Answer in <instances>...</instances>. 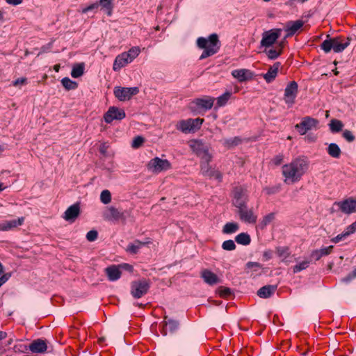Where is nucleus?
Wrapping results in <instances>:
<instances>
[{
	"label": "nucleus",
	"instance_id": "nucleus-1",
	"mask_svg": "<svg viewBox=\"0 0 356 356\" xmlns=\"http://www.w3.org/2000/svg\"><path fill=\"white\" fill-rule=\"evenodd\" d=\"M309 168V161L304 156H299L282 168L284 182L292 184L299 181Z\"/></svg>",
	"mask_w": 356,
	"mask_h": 356
},
{
	"label": "nucleus",
	"instance_id": "nucleus-2",
	"mask_svg": "<svg viewBox=\"0 0 356 356\" xmlns=\"http://www.w3.org/2000/svg\"><path fill=\"white\" fill-rule=\"evenodd\" d=\"M197 44L199 48L204 49L200 59L202 60L211 56H213L220 49L218 36L216 33L209 35V38H199L197 40Z\"/></svg>",
	"mask_w": 356,
	"mask_h": 356
},
{
	"label": "nucleus",
	"instance_id": "nucleus-3",
	"mask_svg": "<svg viewBox=\"0 0 356 356\" xmlns=\"http://www.w3.org/2000/svg\"><path fill=\"white\" fill-rule=\"evenodd\" d=\"M350 39L343 36L330 38L324 40L321 44V48L325 52L328 53L332 49L335 53L343 51L349 44Z\"/></svg>",
	"mask_w": 356,
	"mask_h": 356
},
{
	"label": "nucleus",
	"instance_id": "nucleus-4",
	"mask_svg": "<svg viewBox=\"0 0 356 356\" xmlns=\"http://www.w3.org/2000/svg\"><path fill=\"white\" fill-rule=\"evenodd\" d=\"M203 122L202 118H188L178 122L176 128L184 134L194 133L201 128Z\"/></svg>",
	"mask_w": 356,
	"mask_h": 356
},
{
	"label": "nucleus",
	"instance_id": "nucleus-5",
	"mask_svg": "<svg viewBox=\"0 0 356 356\" xmlns=\"http://www.w3.org/2000/svg\"><path fill=\"white\" fill-rule=\"evenodd\" d=\"M149 172L153 174H159L167 171L172 168L170 162L167 159H163L159 157L152 159L146 165Z\"/></svg>",
	"mask_w": 356,
	"mask_h": 356
},
{
	"label": "nucleus",
	"instance_id": "nucleus-6",
	"mask_svg": "<svg viewBox=\"0 0 356 356\" xmlns=\"http://www.w3.org/2000/svg\"><path fill=\"white\" fill-rule=\"evenodd\" d=\"M236 209L238 218L241 222L250 225H254L257 222L258 216L253 208H249L248 204H246Z\"/></svg>",
	"mask_w": 356,
	"mask_h": 356
},
{
	"label": "nucleus",
	"instance_id": "nucleus-7",
	"mask_svg": "<svg viewBox=\"0 0 356 356\" xmlns=\"http://www.w3.org/2000/svg\"><path fill=\"white\" fill-rule=\"evenodd\" d=\"M337 210L340 211L344 214H351L356 211L355 202L352 197L347 198L342 201L335 202L331 209V212L334 213Z\"/></svg>",
	"mask_w": 356,
	"mask_h": 356
},
{
	"label": "nucleus",
	"instance_id": "nucleus-8",
	"mask_svg": "<svg viewBox=\"0 0 356 356\" xmlns=\"http://www.w3.org/2000/svg\"><path fill=\"white\" fill-rule=\"evenodd\" d=\"M232 204L236 207H241L248 204L249 201L248 191L242 186H236L232 191Z\"/></svg>",
	"mask_w": 356,
	"mask_h": 356
},
{
	"label": "nucleus",
	"instance_id": "nucleus-9",
	"mask_svg": "<svg viewBox=\"0 0 356 356\" xmlns=\"http://www.w3.org/2000/svg\"><path fill=\"white\" fill-rule=\"evenodd\" d=\"M190 147L200 159H204L206 161H211L212 155L209 152V147L202 141L192 140L190 143Z\"/></svg>",
	"mask_w": 356,
	"mask_h": 356
},
{
	"label": "nucleus",
	"instance_id": "nucleus-10",
	"mask_svg": "<svg viewBox=\"0 0 356 356\" xmlns=\"http://www.w3.org/2000/svg\"><path fill=\"white\" fill-rule=\"evenodd\" d=\"M298 92V85L295 81H290L286 86L283 99L288 107H291L296 102Z\"/></svg>",
	"mask_w": 356,
	"mask_h": 356
},
{
	"label": "nucleus",
	"instance_id": "nucleus-11",
	"mask_svg": "<svg viewBox=\"0 0 356 356\" xmlns=\"http://www.w3.org/2000/svg\"><path fill=\"white\" fill-rule=\"evenodd\" d=\"M282 30L281 29H273L262 33L261 46L266 48L272 47L280 38Z\"/></svg>",
	"mask_w": 356,
	"mask_h": 356
},
{
	"label": "nucleus",
	"instance_id": "nucleus-12",
	"mask_svg": "<svg viewBox=\"0 0 356 356\" xmlns=\"http://www.w3.org/2000/svg\"><path fill=\"white\" fill-rule=\"evenodd\" d=\"M149 289V284L146 280L134 281L131 284V294L135 298H140L145 295Z\"/></svg>",
	"mask_w": 356,
	"mask_h": 356
},
{
	"label": "nucleus",
	"instance_id": "nucleus-13",
	"mask_svg": "<svg viewBox=\"0 0 356 356\" xmlns=\"http://www.w3.org/2000/svg\"><path fill=\"white\" fill-rule=\"evenodd\" d=\"M318 121L313 118L307 116L302 119L301 122L296 124L295 128L300 135H305L309 131L316 129Z\"/></svg>",
	"mask_w": 356,
	"mask_h": 356
},
{
	"label": "nucleus",
	"instance_id": "nucleus-14",
	"mask_svg": "<svg viewBox=\"0 0 356 356\" xmlns=\"http://www.w3.org/2000/svg\"><path fill=\"white\" fill-rule=\"evenodd\" d=\"M113 92L115 97L120 101H126L129 99L133 95L138 94L139 92V89L138 87H115Z\"/></svg>",
	"mask_w": 356,
	"mask_h": 356
},
{
	"label": "nucleus",
	"instance_id": "nucleus-15",
	"mask_svg": "<svg viewBox=\"0 0 356 356\" xmlns=\"http://www.w3.org/2000/svg\"><path fill=\"white\" fill-rule=\"evenodd\" d=\"M126 116L124 110L118 108L115 106H111L104 115V120L106 123H111L113 120H121Z\"/></svg>",
	"mask_w": 356,
	"mask_h": 356
},
{
	"label": "nucleus",
	"instance_id": "nucleus-16",
	"mask_svg": "<svg viewBox=\"0 0 356 356\" xmlns=\"http://www.w3.org/2000/svg\"><path fill=\"white\" fill-rule=\"evenodd\" d=\"M214 101L215 98L210 96H204L201 98L195 99L192 104L199 108L207 111L210 110L213 107Z\"/></svg>",
	"mask_w": 356,
	"mask_h": 356
},
{
	"label": "nucleus",
	"instance_id": "nucleus-17",
	"mask_svg": "<svg viewBox=\"0 0 356 356\" xmlns=\"http://www.w3.org/2000/svg\"><path fill=\"white\" fill-rule=\"evenodd\" d=\"M80 214V207L79 204H74L69 207L65 211L63 218L68 222H73Z\"/></svg>",
	"mask_w": 356,
	"mask_h": 356
},
{
	"label": "nucleus",
	"instance_id": "nucleus-18",
	"mask_svg": "<svg viewBox=\"0 0 356 356\" xmlns=\"http://www.w3.org/2000/svg\"><path fill=\"white\" fill-rule=\"evenodd\" d=\"M232 75L239 82H245L253 78V73L248 69H237L232 72Z\"/></svg>",
	"mask_w": 356,
	"mask_h": 356
},
{
	"label": "nucleus",
	"instance_id": "nucleus-19",
	"mask_svg": "<svg viewBox=\"0 0 356 356\" xmlns=\"http://www.w3.org/2000/svg\"><path fill=\"white\" fill-rule=\"evenodd\" d=\"M304 25L302 20L289 21L286 23L285 26V31L286 32V38L293 35L299 29Z\"/></svg>",
	"mask_w": 356,
	"mask_h": 356
},
{
	"label": "nucleus",
	"instance_id": "nucleus-20",
	"mask_svg": "<svg viewBox=\"0 0 356 356\" xmlns=\"http://www.w3.org/2000/svg\"><path fill=\"white\" fill-rule=\"evenodd\" d=\"M167 316H165L163 321L162 322L161 333L165 336L168 333H173L175 332L179 326V323L176 321L169 319L166 321Z\"/></svg>",
	"mask_w": 356,
	"mask_h": 356
},
{
	"label": "nucleus",
	"instance_id": "nucleus-21",
	"mask_svg": "<svg viewBox=\"0 0 356 356\" xmlns=\"http://www.w3.org/2000/svg\"><path fill=\"white\" fill-rule=\"evenodd\" d=\"M24 222V218L21 217L18 219L5 220L0 222V231H9L21 226Z\"/></svg>",
	"mask_w": 356,
	"mask_h": 356
},
{
	"label": "nucleus",
	"instance_id": "nucleus-22",
	"mask_svg": "<svg viewBox=\"0 0 356 356\" xmlns=\"http://www.w3.org/2000/svg\"><path fill=\"white\" fill-rule=\"evenodd\" d=\"M204 282L209 285L213 286L220 282V279L214 273L208 269H204L200 273Z\"/></svg>",
	"mask_w": 356,
	"mask_h": 356
},
{
	"label": "nucleus",
	"instance_id": "nucleus-23",
	"mask_svg": "<svg viewBox=\"0 0 356 356\" xmlns=\"http://www.w3.org/2000/svg\"><path fill=\"white\" fill-rule=\"evenodd\" d=\"M130 63H131V59L127 56L125 52H123L116 56L113 63V69L114 71L117 72Z\"/></svg>",
	"mask_w": 356,
	"mask_h": 356
},
{
	"label": "nucleus",
	"instance_id": "nucleus-24",
	"mask_svg": "<svg viewBox=\"0 0 356 356\" xmlns=\"http://www.w3.org/2000/svg\"><path fill=\"white\" fill-rule=\"evenodd\" d=\"M29 350L33 353H43L47 351V345L44 340L38 339L30 343Z\"/></svg>",
	"mask_w": 356,
	"mask_h": 356
},
{
	"label": "nucleus",
	"instance_id": "nucleus-25",
	"mask_svg": "<svg viewBox=\"0 0 356 356\" xmlns=\"http://www.w3.org/2000/svg\"><path fill=\"white\" fill-rule=\"evenodd\" d=\"M281 63L279 62L275 63L268 72L263 74V77L267 83H271L277 76Z\"/></svg>",
	"mask_w": 356,
	"mask_h": 356
},
{
	"label": "nucleus",
	"instance_id": "nucleus-26",
	"mask_svg": "<svg viewBox=\"0 0 356 356\" xmlns=\"http://www.w3.org/2000/svg\"><path fill=\"white\" fill-rule=\"evenodd\" d=\"M106 274L110 281L118 280L122 274L120 267L117 265H111L105 269Z\"/></svg>",
	"mask_w": 356,
	"mask_h": 356
},
{
	"label": "nucleus",
	"instance_id": "nucleus-27",
	"mask_svg": "<svg viewBox=\"0 0 356 356\" xmlns=\"http://www.w3.org/2000/svg\"><path fill=\"white\" fill-rule=\"evenodd\" d=\"M151 243L149 238H147L145 241H140L139 240L134 241L132 243H130L127 247V252L131 254H137L139 250L144 245Z\"/></svg>",
	"mask_w": 356,
	"mask_h": 356
},
{
	"label": "nucleus",
	"instance_id": "nucleus-28",
	"mask_svg": "<svg viewBox=\"0 0 356 356\" xmlns=\"http://www.w3.org/2000/svg\"><path fill=\"white\" fill-rule=\"evenodd\" d=\"M103 216L107 220H118L121 216L122 213L115 207H108L104 212Z\"/></svg>",
	"mask_w": 356,
	"mask_h": 356
},
{
	"label": "nucleus",
	"instance_id": "nucleus-29",
	"mask_svg": "<svg viewBox=\"0 0 356 356\" xmlns=\"http://www.w3.org/2000/svg\"><path fill=\"white\" fill-rule=\"evenodd\" d=\"M277 290V285H266L257 291V296L261 298H270Z\"/></svg>",
	"mask_w": 356,
	"mask_h": 356
},
{
	"label": "nucleus",
	"instance_id": "nucleus-30",
	"mask_svg": "<svg viewBox=\"0 0 356 356\" xmlns=\"http://www.w3.org/2000/svg\"><path fill=\"white\" fill-rule=\"evenodd\" d=\"M284 41L280 42L275 47L271 48L268 50H266V53L270 59H276L282 53Z\"/></svg>",
	"mask_w": 356,
	"mask_h": 356
},
{
	"label": "nucleus",
	"instance_id": "nucleus-31",
	"mask_svg": "<svg viewBox=\"0 0 356 356\" xmlns=\"http://www.w3.org/2000/svg\"><path fill=\"white\" fill-rule=\"evenodd\" d=\"M327 154L332 158L338 159L340 157L341 150L336 143H330L327 149Z\"/></svg>",
	"mask_w": 356,
	"mask_h": 356
},
{
	"label": "nucleus",
	"instance_id": "nucleus-32",
	"mask_svg": "<svg viewBox=\"0 0 356 356\" xmlns=\"http://www.w3.org/2000/svg\"><path fill=\"white\" fill-rule=\"evenodd\" d=\"M235 241L238 244L248 245L250 243L251 238L248 234L243 232L236 236Z\"/></svg>",
	"mask_w": 356,
	"mask_h": 356
},
{
	"label": "nucleus",
	"instance_id": "nucleus-33",
	"mask_svg": "<svg viewBox=\"0 0 356 356\" xmlns=\"http://www.w3.org/2000/svg\"><path fill=\"white\" fill-rule=\"evenodd\" d=\"M239 229V225L236 222H227L226 223L223 228L222 232L224 234H230L235 233Z\"/></svg>",
	"mask_w": 356,
	"mask_h": 356
},
{
	"label": "nucleus",
	"instance_id": "nucleus-34",
	"mask_svg": "<svg viewBox=\"0 0 356 356\" xmlns=\"http://www.w3.org/2000/svg\"><path fill=\"white\" fill-rule=\"evenodd\" d=\"M84 72V64L79 63L73 66L71 71V76L73 78H79L83 74Z\"/></svg>",
	"mask_w": 356,
	"mask_h": 356
},
{
	"label": "nucleus",
	"instance_id": "nucleus-35",
	"mask_svg": "<svg viewBox=\"0 0 356 356\" xmlns=\"http://www.w3.org/2000/svg\"><path fill=\"white\" fill-rule=\"evenodd\" d=\"M277 256L285 262L286 259L290 256V251L288 247H277L276 248Z\"/></svg>",
	"mask_w": 356,
	"mask_h": 356
},
{
	"label": "nucleus",
	"instance_id": "nucleus-36",
	"mask_svg": "<svg viewBox=\"0 0 356 356\" xmlns=\"http://www.w3.org/2000/svg\"><path fill=\"white\" fill-rule=\"evenodd\" d=\"M329 125L331 131L333 133L341 131L343 127V122L341 120L337 119H332L330 121Z\"/></svg>",
	"mask_w": 356,
	"mask_h": 356
},
{
	"label": "nucleus",
	"instance_id": "nucleus-37",
	"mask_svg": "<svg viewBox=\"0 0 356 356\" xmlns=\"http://www.w3.org/2000/svg\"><path fill=\"white\" fill-rule=\"evenodd\" d=\"M241 139L239 137H234L232 138H226L222 140V145L227 148H231L239 145Z\"/></svg>",
	"mask_w": 356,
	"mask_h": 356
},
{
	"label": "nucleus",
	"instance_id": "nucleus-38",
	"mask_svg": "<svg viewBox=\"0 0 356 356\" xmlns=\"http://www.w3.org/2000/svg\"><path fill=\"white\" fill-rule=\"evenodd\" d=\"M61 83L63 87L67 90H74L78 87V84L76 82L72 81L68 77H65L61 80Z\"/></svg>",
	"mask_w": 356,
	"mask_h": 356
},
{
	"label": "nucleus",
	"instance_id": "nucleus-39",
	"mask_svg": "<svg viewBox=\"0 0 356 356\" xmlns=\"http://www.w3.org/2000/svg\"><path fill=\"white\" fill-rule=\"evenodd\" d=\"M232 96V92H226L217 98V107L224 106Z\"/></svg>",
	"mask_w": 356,
	"mask_h": 356
},
{
	"label": "nucleus",
	"instance_id": "nucleus-40",
	"mask_svg": "<svg viewBox=\"0 0 356 356\" xmlns=\"http://www.w3.org/2000/svg\"><path fill=\"white\" fill-rule=\"evenodd\" d=\"M113 0H99V6H101L103 9H105L107 11L108 15H111L112 9H113Z\"/></svg>",
	"mask_w": 356,
	"mask_h": 356
},
{
	"label": "nucleus",
	"instance_id": "nucleus-41",
	"mask_svg": "<svg viewBox=\"0 0 356 356\" xmlns=\"http://www.w3.org/2000/svg\"><path fill=\"white\" fill-rule=\"evenodd\" d=\"M209 162L210 161H206L204 159H201V172L202 175L207 177H209L213 170L209 165Z\"/></svg>",
	"mask_w": 356,
	"mask_h": 356
},
{
	"label": "nucleus",
	"instance_id": "nucleus-42",
	"mask_svg": "<svg viewBox=\"0 0 356 356\" xmlns=\"http://www.w3.org/2000/svg\"><path fill=\"white\" fill-rule=\"evenodd\" d=\"M125 53L132 62L140 53V49L139 47H131L128 51H125Z\"/></svg>",
	"mask_w": 356,
	"mask_h": 356
},
{
	"label": "nucleus",
	"instance_id": "nucleus-43",
	"mask_svg": "<svg viewBox=\"0 0 356 356\" xmlns=\"http://www.w3.org/2000/svg\"><path fill=\"white\" fill-rule=\"evenodd\" d=\"M332 249H333V246L330 245L328 247L321 248L319 250H316L315 253L318 254V257H317L316 260H318L323 256L328 255L329 254H330L332 251Z\"/></svg>",
	"mask_w": 356,
	"mask_h": 356
},
{
	"label": "nucleus",
	"instance_id": "nucleus-44",
	"mask_svg": "<svg viewBox=\"0 0 356 356\" xmlns=\"http://www.w3.org/2000/svg\"><path fill=\"white\" fill-rule=\"evenodd\" d=\"M101 202L105 204L111 201V194L108 190H104L100 195Z\"/></svg>",
	"mask_w": 356,
	"mask_h": 356
},
{
	"label": "nucleus",
	"instance_id": "nucleus-45",
	"mask_svg": "<svg viewBox=\"0 0 356 356\" xmlns=\"http://www.w3.org/2000/svg\"><path fill=\"white\" fill-rule=\"evenodd\" d=\"M309 261H303L298 264L296 265L293 268V272L294 273H297L309 267Z\"/></svg>",
	"mask_w": 356,
	"mask_h": 356
},
{
	"label": "nucleus",
	"instance_id": "nucleus-46",
	"mask_svg": "<svg viewBox=\"0 0 356 356\" xmlns=\"http://www.w3.org/2000/svg\"><path fill=\"white\" fill-rule=\"evenodd\" d=\"M351 234L349 233L348 230L346 229L343 233L338 234L336 237L332 239V241L334 243H337L341 241L345 240L348 236Z\"/></svg>",
	"mask_w": 356,
	"mask_h": 356
},
{
	"label": "nucleus",
	"instance_id": "nucleus-47",
	"mask_svg": "<svg viewBox=\"0 0 356 356\" xmlns=\"http://www.w3.org/2000/svg\"><path fill=\"white\" fill-rule=\"evenodd\" d=\"M222 249L228 251L234 250L236 248V245L234 241L227 240L222 243Z\"/></svg>",
	"mask_w": 356,
	"mask_h": 356
},
{
	"label": "nucleus",
	"instance_id": "nucleus-48",
	"mask_svg": "<svg viewBox=\"0 0 356 356\" xmlns=\"http://www.w3.org/2000/svg\"><path fill=\"white\" fill-rule=\"evenodd\" d=\"M145 142L144 138L142 136H136L134 138L131 147L134 149L140 147Z\"/></svg>",
	"mask_w": 356,
	"mask_h": 356
},
{
	"label": "nucleus",
	"instance_id": "nucleus-49",
	"mask_svg": "<svg viewBox=\"0 0 356 356\" xmlns=\"http://www.w3.org/2000/svg\"><path fill=\"white\" fill-rule=\"evenodd\" d=\"M219 294L221 297L225 298L231 295V289L228 287L220 286L218 289Z\"/></svg>",
	"mask_w": 356,
	"mask_h": 356
},
{
	"label": "nucleus",
	"instance_id": "nucleus-50",
	"mask_svg": "<svg viewBox=\"0 0 356 356\" xmlns=\"http://www.w3.org/2000/svg\"><path fill=\"white\" fill-rule=\"evenodd\" d=\"M274 219H275V213H268L263 218L262 224L264 226H266L267 225H268L271 222H273Z\"/></svg>",
	"mask_w": 356,
	"mask_h": 356
},
{
	"label": "nucleus",
	"instance_id": "nucleus-51",
	"mask_svg": "<svg viewBox=\"0 0 356 356\" xmlns=\"http://www.w3.org/2000/svg\"><path fill=\"white\" fill-rule=\"evenodd\" d=\"M343 137L349 143L353 142L355 138L353 134L348 129L343 131Z\"/></svg>",
	"mask_w": 356,
	"mask_h": 356
},
{
	"label": "nucleus",
	"instance_id": "nucleus-52",
	"mask_svg": "<svg viewBox=\"0 0 356 356\" xmlns=\"http://www.w3.org/2000/svg\"><path fill=\"white\" fill-rule=\"evenodd\" d=\"M98 233L95 230L89 231L86 234V238L88 241H95L97 238Z\"/></svg>",
	"mask_w": 356,
	"mask_h": 356
},
{
	"label": "nucleus",
	"instance_id": "nucleus-53",
	"mask_svg": "<svg viewBox=\"0 0 356 356\" xmlns=\"http://www.w3.org/2000/svg\"><path fill=\"white\" fill-rule=\"evenodd\" d=\"M27 83V79L25 77H21L16 79L15 81L13 82V85L14 86H23L26 85Z\"/></svg>",
	"mask_w": 356,
	"mask_h": 356
},
{
	"label": "nucleus",
	"instance_id": "nucleus-54",
	"mask_svg": "<svg viewBox=\"0 0 356 356\" xmlns=\"http://www.w3.org/2000/svg\"><path fill=\"white\" fill-rule=\"evenodd\" d=\"M209 177H210V178L213 177L218 181H221L222 178V175L220 172H219L218 170H213L211 171V174L209 175Z\"/></svg>",
	"mask_w": 356,
	"mask_h": 356
},
{
	"label": "nucleus",
	"instance_id": "nucleus-55",
	"mask_svg": "<svg viewBox=\"0 0 356 356\" xmlns=\"http://www.w3.org/2000/svg\"><path fill=\"white\" fill-rule=\"evenodd\" d=\"M247 268H255L257 269L261 268L262 266L258 262L249 261L246 264Z\"/></svg>",
	"mask_w": 356,
	"mask_h": 356
},
{
	"label": "nucleus",
	"instance_id": "nucleus-56",
	"mask_svg": "<svg viewBox=\"0 0 356 356\" xmlns=\"http://www.w3.org/2000/svg\"><path fill=\"white\" fill-rule=\"evenodd\" d=\"M99 7V3L97 2L92 3L91 5L88 6V7L83 9L82 13H86L87 12L92 10L93 9L97 8Z\"/></svg>",
	"mask_w": 356,
	"mask_h": 356
},
{
	"label": "nucleus",
	"instance_id": "nucleus-57",
	"mask_svg": "<svg viewBox=\"0 0 356 356\" xmlns=\"http://www.w3.org/2000/svg\"><path fill=\"white\" fill-rule=\"evenodd\" d=\"M273 257V251L270 250H266L263 253V259L264 261H268Z\"/></svg>",
	"mask_w": 356,
	"mask_h": 356
},
{
	"label": "nucleus",
	"instance_id": "nucleus-58",
	"mask_svg": "<svg viewBox=\"0 0 356 356\" xmlns=\"http://www.w3.org/2000/svg\"><path fill=\"white\" fill-rule=\"evenodd\" d=\"M316 139H317L316 135L313 134H309L305 138V140L309 143H314L316 140Z\"/></svg>",
	"mask_w": 356,
	"mask_h": 356
},
{
	"label": "nucleus",
	"instance_id": "nucleus-59",
	"mask_svg": "<svg viewBox=\"0 0 356 356\" xmlns=\"http://www.w3.org/2000/svg\"><path fill=\"white\" fill-rule=\"evenodd\" d=\"M355 277H356V268L352 273H350L347 277L343 278V280L344 282H349Z\"/></svg>",
	"mask_w": 356,
	"mask_h": 356
},
{
	"label": "nucleus",
	"instance_id": "nucleus-60",
	"mask_svg": "<svg viewBox=\"0 0 356 356\" xmlns=\"http://www.w3.org/2000/svg\"><path fill=\"white\" fill-rule=\"evenodd\" d=\"M118 266L120 267V270H121V269H124L128 271H132V270H133V266L129 265V264H122L120 265H118Z\"/></svg>",
	"mask_w": 356,
	"mask_h": 356
},
{
	"label": "nucleus",
	"instance_id": "nucleus-61",
	"mask_svg": "<svg viewBox=\"0 0 356 356\" xmlns=\"http://www.w3.org/2000/svg\"><path fill=\"white\" fill-rule=\"evenodd\" d=\"M347 229L348 230L349 233L353 234L356 232V221L352 223L350 225H349L347 227Z\"/></svg>",
	"mask_w": 356,
	"mask_h": 356
},
{
	"label": "nucleus",
	"instance_id": "nucleus-62",
	"mask_svg": "<svg viewBox=\"0 0 356 356\" xmlns=\"http://www.w3.org/2000/svg\"><path fill=\"white\" fill-rule=\"evenodd\" d=\"M274 163L277 165H280L282 163V161H283V156L282 155H278L277 156L275 157L274 159Z\"/></svg>",
	"mask_w": 356,
	"mask_h": 356
},
{
	"label": "nucleus",
	"instance_id": "nucleus-63",
	"mask_svg": "<svg viewBox=\"0 0 356 356\" xmlns=\"http://www.w3.org/2000/svg\"><path fill=\"white\" fill-rule=\"evenodd\" d=\"M6 1L8 4L17 6L22 3L23 0H6Z\"/></svg>",
	"mask_w": 356,
	"mask_h": 356
},
{
	"label": "nucleus",
	"instance_id": "nucleus-64",
	"mask_svg": "<svg viewBox=\"0 0 356 356\" xmlns=\"http://www.w3.org/2000/svg\"><path fill=\"white\" fill-rule=\"evenodd\" d=\"M9 277V275L5 274L0 277V287L8 280Z\"/></svg>",
	"mask_w": 356,
	"mask_h": 356
}]
</instances>
